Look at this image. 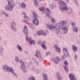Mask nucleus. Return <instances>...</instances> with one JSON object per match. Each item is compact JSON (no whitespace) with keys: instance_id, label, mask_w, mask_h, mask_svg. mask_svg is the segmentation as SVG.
<instances>
[{"instance_id":"0eeeda50","label":"nucleus","mask_w":80,"mask_h":80,"mask_svg":"<svg viewBox=\"0 0 80 80\" xmlns=\"http://www.w3.org/2000/svg\"><path fill=\"white\" fill-rule=\"evenodd\" d=\"M69 77L71 80H77V79L75 78V76L72 74H69Z\"/></svg>"},{"instance_id":"4be33fe9","label":"nucleus","mask_w":80,"mask_h":80,"mask_svg":"<svg viewBox=\"0 0 80 80\" xmlns=\"http://www.w3.org/2000/svg\"><path fill=\"white\" fill-rule=\"evenodd\" d=\"M17 47H18V50L20 51L21 52L22 51V47H21L19 45H17Z\"/></svg>"},{"instance_id":"c9c22d12","label":"nucleus","mask_w":80,"mask_h":80,"mask_svg":"<svg viewBox=\"0 0 80 80\" xmlns=\"http://www.w3.org/2000/svg\"><path fill=\"white\" fill-rule=\"evenodd\" d=\"M64 68L66 71H67V72H68V68H65V66H64Z\"/></svg>"},{"instance_id":"ddd939ff","label":"nucleus","mask_w":80,"mask_h":80,"mask_svg":"<svg viewBox=\"0 0 80 80\" xmlns=\"http://www.w3.org/2000/svg\"><path fill=\"white\" fill-rule=\"evenodd\" d=\"M54 48H56L57 49V51L58 52H60V48L59 47H58L57 45L55 44L54 46Z\"/></svg>"},{"instance_id":"c756f323","label":"nucleus","mask_w":80,"mask_h":80,"mask_svg":"<svg viewBox=\"0 0 80 80\" xmlns=\"http://www.w3.org/2000/svg\"><path fill=\"white\" fill-rule=\"evenodd\" d=\"M42 43V42L41 40H39L38 41V45H41Z\"/></svg>"},{"instance_id":"f257e3e1","label":"nucleus","mask_w":80,"mask_h":80,"mask_svg":"<svg viewBox=\"0 0 80 80\" xmlns=\"http://www.w3.org/2000/svg\"><path fill=\"white\" fill-rule=\"evenodd\" d=\"M24 32L26 35V39L27 41V42H29L30 45H32V43H33V45H35V41L32 40L31 38H28V29L26 25H25L24 28Z\"/></svg>"},{"instance_id":"5fc2aeb1","label":"nucleus","mask_w":80,"mask_h":80,"mask_svg":"<svg viewBox=\"0 0 80 80\" xmlns=\"http://www.w3.org/2000/svg\"><path fill=\"white\" fill-rule=\"evenodd\" d=\"M58 50H59V49H58Z\"/></svg>"},{"instance_id":"7ed1b4c3","label":"nucleus","mask_w":80,"mask_h":80,"mask_svg":"<svg viewBox=\"0 0 80 80\" xmlns=\"http://www.w3.org/2000/svg\"><path fill=\"white\" fill-rule=\"evenodd\" d=\"M3 69L5 72H12L13 74H15L13 69L12 68H9L7 65H4L3 66Z\"/></svg>"},{"instance_id":"4468645a","label":"nucleus","mask_w":80,"mask_h":80,"mask_svg":"<svg viewBox=\"0 0 80 80\" xmlns=\"http://www.w3.org/2000/svg\"><path fill=\"white\" fill-rule=\"evenodd\" d=\"M60 58L58 57H56V59L54 58L53 59V61L55 62L56 63H58V62L59 61Z\"/></svg>"},{"instance_id":"7c9ffc66","label":"nucleus","mask_w":80,"mask_h":80,"mask_svg":"<svg viewBox=\"0 0 80 80\" xmlns=\"http://www.w3.org/2000/svg\"><path fill=\"white\" fill-rule=\"evenodd\" d=\"M15 60L16 61H17V62H18L19 61V58L17 57H15Z\"/></svg>"},{"instance_id":"09e8293b","label":"nucleus","mask_w":80,"mask_h":80,"mask_svg":"<svg viewBox=\"0 0 80 80\" xmlns=\"http://www.w3.org/2000/svg\"><path fill=\"white\" fill-rule=\"evenodd\" d=\"M59 28H62V27H60Z\"/></svg>"},{"instance_id":"423d86ee","label":"nucleus","mask_w":80,"mask_h":80,"mask_svg":"<svg viewBox=\"0 0 80 80\" xmlns=\"http://www.w3.org/2000/svg\"><path fill=\"white\" fill-rule=\"evenodd\" d=\"M37 34L39 36H40L41 34L42 35H46V33L43 30H40L38 31H37Z\"/></svg>"},{"instance_id":"37998d69","label":"nucleus","mask_w":80,"mask_h":80,"mask_svg":"<svg viewBox=\"0 0 80 80\" xmlns=\"http://www.w3.org/2000/svg\"><path fill=\"white\" fill-rule=\"evenodd\" d=\"M46 10H47V11H48V12H50V10H49V9H48V8H47Z\"/></svg>"},{"instance_id":"cd10ccee","label":"nucleus","mask_w":80,"mask_h":80,"mask_svg":"<svg viewBox=\"0 0 80 80\" xmlns=\"http://www.w3.org/2000/svg\"><path fill=\"white\" fill-rule=\"evenodd\" d=\"M11 26H15L16 25V23L14 22H12L11 23Z\"/></svg>"},{"instance_id":"f8f14e48","label":"nucleus","mask_w":80,"mask_h":80,"mask_svg":"<svg viewBox=\"0 0 80 80\" xmlns=\"http://www.w3.org/2000/svg\"><path fill=\"white\" fill-rule=\"evenodd\" d=\"M67 24V22L66 21H61L59 22V24L60 26H63V25Z\"/></svg>"},{"instance_id":"e433bc0d","label":"nucleus","mask_w":80,"mask_h":80,"mask_svg":"<svg viewBox=\"0 0 80 80\" xmlns=\"http://www.w3.org/2000/svg\"><path fill=\"white\" fill-rule=\"evenodd\" d=\"M53 4H52L50 6V7L51 8H53Z\"/></svg>"},{"instance_id":"de8ad7c7","label":"nucleus","mask_w":80,"mask_h":80,"mask_svg":"<svg viewBox=\"0 0 80 80\" xmlns=\"http://www.w3.org/2000/svg\"><path fill=\"white\" fill-rule=\"evenodd\" d=\"M41 58V60H41V61H42V58Z\"/></svg>"},{"instance_id":"b1692460","label":"nucleus","mask_w":80,"mask_h":80,"mask_svg":"<svg viewBox=\"0 0 80 80\" xmlns=\"http://www.w3.org/2000/svg\"><path fill=\"white\" fill-rule=\"evenodd\" d=\"M41 46L42 48H43V49H44L45 50H47V47H46V46L44 45V44L41 45Z\"/></svg>"},{"instance_id":"a878e982","label":"nucleus","mask_w":80,"mask_h":80,"mask_svg":"<svg viewBox=\"0 0 80 80\" xmlns=\"http://www.w3.org/2000/svg\"><path fill=\"white\" fill-rule=\"evenodd\" d=\"M39 10L41 12H43L45 10V8H39Z\"/></svg>"},{"instance_id":"1a4fd4ad","label":"nucleus","mask_w":80,"mask_h":80,"mask_svg":"<svg viewBox=\"0 0 80 80\" xmlns=\"http://www.w3.org/2000/svg\"><path fill=\"white\" fill-rule=\"evenodd\" d=\"M21 67L24 72H27V68L25 67V65H24L23 64H22L21 65Z\"/></svg>"},{"instance_id":"72a5a7b5","label":"nucleus","mask_w":80,"mask_h":80,"mask_svg":"<svg viewBox=\"0 0 80 80\" xmlns=\"http://www.w3.org/2000/svg\"><path fill=\"white\" fill-rule=\"evenodd\" d=\"M64 63L65 65H68V62L67 61H66L64 62Z\"/></svg>"},{"instance_id":"a18cd8bd","label":"nucleus","mask_w":80,"mask_h":80,"mask_svg":"<svg viewBox=\"0 0 80 80\" xmlns=\"http://www.w3.org/2000/svg\"><path fill=\"white\" fill-rule=\"evenodd\" d=\"M46 15H47V16H49V14H46Z\"/></svg>"},{"instance_id":"49530a36","label":"nucleus","mask_w":80,"mask_h":80,"mask_svg":"<svg viewBox=\"0 0 80 80\" xmlns=\"http://www.w3.org/2000/svg\"><path fill=\"white\" fill-rule=\"evenodd\" d=\"M66 1L67 2H69V0H66Z\"/></svg>"},{"instance_id":"20e7f679","label":"nucleus","mask_w":80,"mask_h":80,"mask_svg":"<svg viewBox=\"0 0 80 80\" xmlns=\"http://www.w3.org/2000/svg\"><path fill=\"white\" fill-rule=\"evenodd\" d=\"M46 25L47 26V28H49V29L52 30V29L55 28L56 30V32L57 33H60V29H58L57 28V26H54L53 24H52L51 25L47 24H46Z\"/></svg>"},{"instance_id":"603ef678","label":"nucleus","mask_w":80,"mask_h":80,"mask_svg":"<svg viewBox=\"0 0 80 80\" xmlns=\"http://www.w3.org/2000/svg\"><path fill=\"white\" fill-rule=\"evenodd\" d=\"M24 0L25 1H26V0Z\"/></svg>"},{"instance_id":"8fccbe9b","label":"nucleus","mask_w":80,"mask_h":80,"mask_svg":"<svg viewBox=\"0 0 80 80\" xmlns=\"http://www.w3.org/2000/svg\"><path fill=\"white\" fill-rule=\"evenodd\" d=\"M26 52V53H27V52Z\"/></svg>"},{"instance_id":"9d476101","label":"nucleus","mask_w":80,"mask_h":80,"mask_svg":"<svg viewBox=\"0 0 80 80\" xmlns=\"http://www.w3.org/2000/svg\"><path fill=\"white\" fill-rule=\"evenodd\" d=\"M36 54L35 55V57L38 58H39L41 57V54L40 52L39 51H37L36 52Z\"/></svg>"},{"instance_id":"79ce46f5","label":"nucleus","mask_w":80,"mask_h":80,"mask_svg":"<svg viewBox=\"0 0 80 80\" xmlns=\"http://www.w3.org/2000/svg\"><path fill=\"white\" fill-rule=\"evenodd\" d=\"M69 12H72V10L71 9H69Z\"/></svg>"},{"instance_id":"4c0bfd02","label":"nucleus","mask_w":80,"mask_h":80,"mask_svg":"<svg viewBox=\"0 0 80 80\" xmlns=\"http://www.w3.org/2000/svg\"><path fill=\"white\" fill-rule=\"evenodd\" d=\"M19 63H23V62H22V60H20Z\"/></svg>"},{"instance_id":"2eb2a0df","label":"nucleus","mask_w":80,"mask_h":80,"mask_svg":"<svg viewBox=\"0 0 80 80\" xmlns=\"http://www.w3.org/2000/svg\"><path fill=\"white\" fill-rule=\"evenodd\" d=\"M67 30H68V29L65 26H64L62 29V31L64 32V33H67Z\"/></svg>"},{"instance_id":"3c124183","label":"nucleus","mask_w":80,"mask_h":80,"mask_svg":"<svg viewBox=\"0 0 80 80\" xmlns=\"http://www.w3.org/2000/svg\"><path fill=\"white\" fill-rule=\"evenodd\" d=\"M0 40H1V38H0Z\"/></svg>"},{"instance_id":"f03ea898","label":"nucleus","mask_w":80,"mask_h":80,"mask_svg":"<svg viewBox=\"0 0 80 80\" xmlns=\"http://www.w3.org/2000/svg\"><path fill=\"white\" fill-rule=\"evenodd\" d=\"M8 5L6 6L5 8L7 11H12L14 7V2L12 0H8Z\"/></svg>"},{"instance_id":"9b49d317","label":"nucleus","mask_w":80,"mask_h":80,"mask_svg":"<svg viewBox=\"0 0 80 80\" xmlns=\"http://www.w3.org/2000/svg\"><path fill=\"white\" fill-rule=\"evenodd\" d=\"M60 8L62 12H63V10H68V8L67 7V6L66 5L64 6L63 7V8L61 6H60Z\"/></svg>"},{"instance_id":"f3484780","label":"nucleus","mask_w":80,"mask_h":80,"mask_svg":"<svg viewBox=\"0 0 80 80\" xmlns=\"http://www.w3.org/2000/svg\"><path fill=\"white\" fill-rule=\"evenodd\" d=\"M32 15V17L33 18H37L38 17V16L37 15V14H36V13H35V12L34 11L33 12Z\"/></svg>"},{"instance_id":"f704fd0d","label":"nucleus","mask_w":80,"mask_h":80,"mask_svg":"<svg viewBox=\"0 0 80 80\" xmlns=\"http://www.w3.org/2000/svg\"><path fill=\"white\" fill-rule=\"evenodd\" d=\"M4 15L6 17H8V15H9L8 14L6 13H4Z\"/></svg>"},{"instance_id":"412c9836","label":"nucleus","mask_w":80,"mask_h":80,"mask_svg":"<svg viewBox=\"0 0 80 80\" xmlns=\"http://www.w3.org/2000/svg\"><path fill=\"white\" fill-rule=\"evenodd\" d=\"M28 80H35V78L33 76H31L29 77Z\"/></svg>"},{"instance_id":"a211bd4d","label":"nucleus","mask_w":80,"mask_h":80,"mask_svg":"<svg viewBox=\"0 0 80 80\" xmlns=\"http://www.w3.org/2000/svg\"><path fill=\"white\" fill-rule=\"evenodd\" d=\"M22 15H24V18H25L26 20H29V18H28V17H26V16L27 14H26V13H25V12H23V13H22Z\"/></svg>"},{"instance_id":"393cba45","label":"nucleus","mask_w":80,"mask_h":80,"mask_svg":"<svg viewBox=\"0 0 80 80\" xmlns=\"http://www.w3.org/2000/svg\"><path fill=\"white\" fill-rule=\"evenodd\" d=\"M59 3L62 5H65V2H64L63 1H62V0H60V2H59Z\"/></svg>"},{"instance_id":"ea45409f","label":"nucleus","mask_w":80,"mask_h":80,"mask_svg":"<svg viewBox=\"0 0 80 80\" xmlns=\"http://www.w3.org/2000/svg\"><path fill=\"white\" fill-rule=\"evenodd\" d=\"M1 52H3V48H1Z\"/></svg>"},{"instance_id":"58836bf2","label":"nucleus","mask_w":80,"mask_h":80,"mask_svg":"<svg viewBox=\"0 0 80 80\" xmlns=\"http://www.w3.org/2000/svg\"><path fill=\"white\" fill-rule=\"evenodd\" d=\"M77 55H75V59H77Z\"/></svg>"},{"instance_id":"aec40b11","label":"nucleus","mask_w":80,"mask_h":80,"mask_svg":"<svg viewBox=\"0 0 80 80\" xmlns=\"http://www.w3.org/2000/svg\"><path fill=\"white\" fill-rule=\"evenodd\" d=\"M42 77L43 78V80H48L47 79V74H42Z\"/></svg>"},{"instance_id":"39448f33","label":"nucleus","mask_w":80,"mask_h":80,"mask_svg":"<svg viewBox=\"0 0 80 80\" xmlns=\"http://www.w3.org/2000/svg\"><path fill=\"white\" fill-rule=\"evenodd\" d=\"M63 53L65 56H62V57L61 58V60H64V59H65L66 57L65 56L68 55V51L65 48H63Z\"/></svg>"},{"instance_id":"c85d7f7f","label":"nucleus","mask_w":80,"mask_h":80,"mask_svg":"<svg viewBox=\"0 0 80 80\" xmlns=\"http://www.w3.org/2000/svg\"><path fill=\"white\" fill-rule=\"evenodd\" d=\"M11 27L12 28V29H13L14 31H16V28H15V27H14L13 26H11Z\"/></svg>"},{"instance_id":"473e14b6","label":"nucleus","mask_w":80,"mask_h":80,"mask_svg":"<svg viewBox=\"0 0 80 80\" xmlns=\"http://www.w3.org/2000/svg\"><path fill=\"white\" fill-rule=\"evenodd\" d=\"M51 21L53 23H55V20L54 18L52 19Z\"/></svg>"},{"instance_id":"2f4dec72","label":"nucleus","mask_w":80,"mask_h":80,"mask_svg":"<svg viewBox=\"0 0 80 80\" xmlns=\"http://www.w3.org/2000/svg\"><path fill=\"white\" fill-rule=\"evenodd\" d=\"M74 31L76 32H77V28L74 27L73 29Z\"/></svg>"},{"instance_id":"5701e85b","label":"nucleus","mask_w":80,"mask_h":80,"mask_svg":"<svg viewBox=\"0 0 80 80\" xmlns=\"http://www.w3.org/2000/svg\"><path fill=\"white\" fill-rule=\"evenodd\" d=\"M21 7L23 8H25L26 7V5L25 4L22 2L21 4Z\"/></svg>"},{"instance_id":"6ab92c4d","label":"nucleus","mask_w":80,"mask_h":80,"mask_svg":"<svg viewBox=\"0 0 80 80\" xmlns=\"http://www.w3.org/2000/svg\"><path fill=\"white\" fill-rule=\"evenodd\" d=\"M39 1H42V0H38ZM34 4L36 7H37L39 5L38 2V0H34Z\"/></svg>"},{"instance_id":"c03bdc74","label":"nucleus","mask_w":80,"mask_h":80,"mask_svg":"<svg viewBox=\"0 0 80 80\" xmlns=\"http://www.w3.org/2000/svg\"><path fill=\"white\" fill-rule=\"evenodd\" d=\"M22 21L24 23H25L26 22V21L25 20H24V21L23 20Z\"/></svg>"},{"instance_id":"a19ab883","label":"nucleus","mask_w":80,"mask_h":80,"mask_svg":"<svg viewBox=\"0 0 80 80\" xmlns=\"http://www.w3.org/2000/svg\"><path fill=\"white\" fill-rule=\"evenodd\" d=\"M72 26H74L75 24L74 23H72Z\"/></svg>"},{"instance_id":"dca6fc26","label":"nucleus","mask_w":80,"mask_h":80,"mask_svg":"<svg viewBox=\"0 0 80 80\" xmlns=\"http://www.w3.org/2000/svg\"><path fill=\"white\" fill-rule=\"evenodd\" d=\"M72 48L73 50V51L74 52H75L76 51H77V50H78L77 47L75 46L74 45L72 46Z\"/></svg>"},{"instance_id":"6e6552de","label":"nucleus","mask_w":80,"mask_h":80,"mask_svg":"<svg viewBox=\"0 0 80 80\" xmlns=\"http://www.w3.org/2000/svg\"><path fill=\"white\" fill-rule=\"evenodd\" d=\"M32 22L34 23V25H38V24L39 23V22L38 21V20L37 19V18L33 19Z\"/></svg>"},{"instance_id":"864d4df0","label":"nucleus","mask_w":80,"mask_h":80,"mask_svg":"<svg viewBox=\"0 0 80 80\" xmlns=\"http://www.w3.org/2000/svg\"><path fill=\"white\" fill-rule=\"evenodd\" d=\"M56 0V1H57V0Z\"/></svg>"},{"instance_id":"bb28decb","label":"nucleus","mask_w":80,"mask_h":80,"mask_svg":"<svg viewBox=\"0 0 80 80\" xmlns=\"http://www.w3.org/2000/svg\"><path fill=\"white\" fill-rule=\"evenodd\" d=\"M29 26L30 27H31V28H35V26H33L32 24L31 23H30Z\"/></svg>"}]
</instances>
